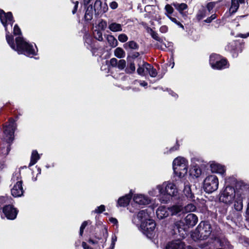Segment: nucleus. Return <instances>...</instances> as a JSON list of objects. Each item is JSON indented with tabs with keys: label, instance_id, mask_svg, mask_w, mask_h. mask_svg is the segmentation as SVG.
<instances>
[{
	"label": "nucleus",
	"instance_id": "f257e3e1",
	"mask_svg": "<svg viewBox=\"0 0 249 249\" xmlns=\"http://www.w3.org/2000/svg\"><path fill=\"white\" fill-rule=\"evenodd\" d=\"M0 20L4 27L6 32V39L10 47L18 54H24L28 56H33L36 54L37 48L33 45L26 42L21 36V32L18 25L16 24L13 29V34L15 36L19 35L15 38L10 34L14 20L11 12L5 13L3 10H0Z\"/></svg>",
	"mask_w": 249,
	"mask_h": 249
},
{
	"label": "nucleus",
	"instance_id": "f03ea898",
	"mask_svg": "<svg viewBox=\"0 0 249 249\" xmlns=\"http://www.w3.org/2000/svg\"><path fill=\"white\" fill-rule=\"evenodd\" d=\"M212 231V228L210 222L208 221H202L195 231L191 232L190 236L192 240L196 242L205 240L209 238Z\"/></svg>",
	"mask_w": 249,
	"mask_h": 249
},
{
	"label": "nucleus",
	"instance_id": "7ed1b4c3",
	"mask_svg": "<svg viewBox=\"0 0 249 249\" xmlns=\"http://www.w3.org/2000/svg\"><path fill=\"white\" fill-rule=\"evenodd\" d=\"M158 188L162 195L160 201L163 203H167L171 197L176 196L178 192L176 184L170 181H165L161 184L158 185Z\"/></svg>",
	"mask_w": 249,
	"mask_h": 249
},
{
	"label": "nucleus",
	"instance_id": "20e7f679",
	"mask_svg": "<svg viewBox=\"0 0 249 249\" xmlns=\"http://www.w3.org/2000/svg\"><path fill=\"white\" fill-rule=\"evenodd\" d=\"M201 195L198 193H196L192 191L190 186L188 187V201H191V203H188V213L195 212L196 208H200L205 203V200L203 198H200L199 197Z\"/></svg>",
	"mask_w": 249,
	"mask_h": 249
},
{
	"label": "nucleus",
	"instance_id": "39448f33",
	"mask_svg": "<svg viewBox=\"0 0 249 249\" xmlns=\"http://www.w3.org/2000/svg\"><path fill=\"white\" fill-rule=\"evenodd\" d=\"M204 161L196 158L191 159V167L189 169V174L190 178H197L202 174V169L208 167V164H205Z\"/></svg>",
	"mask_w": 249,
	"mask_h": 249
},
{
	"label": "nucleus",
	"instance_id": "423d86ee",
	"mask_svg": "<svg viewBox=\"0 0 249 249\" xmlns=\"http://www.w3.org/2000/svg\"><path fill=\"white\" fill-rule=\"evenodd\" d=\"M209 63L213 69L218 70L229 68L230 66L226 58L219 54L214 53L210 55Z\"/></svg>",
	"mask_w": 249,
	"mask_h": 249
},
{
	"label": "nucleus",
	"instance_id": "0eeeda50",
	"mask_svg": "<svg viewBox=\"0 0 249 249\" xmlns=\"http://www.w3.org/2000/svg\"><path fill=\"white\" fill-rule=\"evenodd\" d=\"M173 168L177 176L185 179L187 174V161L185 158L181 157L176 158L173 162Z\"/></svg>",
	"mask_w": 249,
	"mask_h": 249
},
{
	"label": "nucleus",
	"instance_id": "6e6552de",
	"mask_svg": "<svg viewBox=\"0 0 249 249\" xmlns=\"http://www.w3.org/2000/svg\"><path fill=\"white\" fill-rule=\"evenodd\" d=\"M235 193L233 186H225V188L220 192L219 200L225 204H231L235 199Z\"/></svg>",
	"mask_w": 249,
	"mask_h": 249
},
{
	"label": "nucleus",
	"instance_id": "1a4fd4ad",
	"mask_svg": "<svg viewBox=\"0 0 249 249\" xmlns=\"http://www.w3.org/2000/svg\"><path fill=\"white\" fill-rule=\"evenodd\" d=\"M219 181L215 175H209L203 181V188L208 194L212 193L218 189Z\"/></svg>",
	"mask_w": 249,
	"mask_h": 249
},
{
	"label": "nucleus",
	"instance_id": "9d476101",
	"mask_svg": "<svg viewBox=\"0 0 249 249\" xmlns=\"http://www.w3.org/2000/svg\"><path fill=\"white\" fill-rule=\"evenodd\" d=\"M17 126L16 121L12 118L9 119L8 124L4 126L3 138L8 143L13 141L14 132L17 128Z\"/></svg>",
	"mask_w": 249,
	"mask_h": 249
},
{
	"label": "nucleus",
	"instance_id": "9b49d317",
	"mask_svg": "<svg viewBox=\"0 0 249 249\" xmlns=\"http://www.w3.org/2000/svg\"><path fill=\"white\" fill-rule=\"evenodd\" d=\"M12 180L14 181H16V184L11 189L12 196L14 197L21 196L23 193V190L19 171L16 172L13 174Z\"/></svg>",
	"mask_w": 249,
	"mask_h": 249
},
{
	"label": "nucleus",
	"instance_id": "f8f14e48",
	"mask_svg": "<svg viewBox=\"0 0 249 249\" xmlns=\"http://www.w3.org/2000/svg\"><path fill=\"white\" fill-rule=\"evenodd\" d=\"M244 46V42L237 40L229 43L226 49L231 53L233 57H237L239 53L242 52Z\"/></svg>",
	"mask_w": 249,
	"mask_h": 249
},
{
	"label": "nucleus",
	"instance_id": "ddd939ff",
	"mask_svg": "<svg viewBox=\"0 0 249 249\" xmlns=\"http://www.w3.org/2000/svg\"><path fill=\"white\" fill-rule=\"evenodd\" d=\"M156 227V223L151 219L145 222H142L140 225V229L144 234L147 237L151 238Z\"/></svg>",
	"mask_w": 249,
	"mask_h": 249
},
{
	"label": "nucleus",
	"instance_id": "4468645a",
	"mask_svg": "<svg viewBox=\"0 0 249 249\" xmlns=\"http://www.w3.org/2000/svg\"><path fill=\"white\" fill-rule=\"evenodd\" d=\"M150 219L147 210H143L140 211L137 215L133 216L132 222L137 226H139L142 222H145Z\"/></svg>",
	"mask_w": 249,
	"mask_h": 249
},
{
	"label": "nucleus",
	"instance_id": "2eb2a0df",
	"mask_svg": "<svg viewBox=\"0 0 249 249\" xmlns=\"http://www.w3.org/2000/svg\"><path fill=\"white\" fill-rule=\"evenodd\" d=\"M3 213L7 219L13 220L16 218L18 211L11 205H6L3 208Z\"/></svg>",
	"mask_w": 249,
	"mask_h": 249
},
{
	"label": "nucleus",
	"instance_id": "dca6fc26",
	"mask_svg": "<svg viewBox=\"0 0 249 249\" xmlns=\"http://www.w3.org/2000/svg\"><path fill=\"white\" fill-rule=\"evenodd\" d=\"M94 9L96 14H102L108 10V6L106 2L103 3L100 0H96L94 4Z\"/></svg>",
	"mask_w": 249,
	"mask_h": 249
},
{
	"label": "nucleus",
	"instance_id": "f3484780",
	"mask_svg": "<svg viewBox=\"0 0 249 249\" xmlns=\"http://www.w3.org/2000/svg\"><path fill=\"white\" fill-rule=\"evenodd\" d=\"M165 249H185V244L180 240H176L169 242Z\"/></svg>",
	"mask_w": 249,
	"mask_h": 249
},
{
	"label": "nucleus",
	"instance_id": "a211bd4d",
	"mask_svg": "<svg viewBox=\"0 0 249 249\" xmlns=\"http://www.w3.org/2000/svg\"><path fill=\"white\" fill-rule=\"evenodd\" d=\"M134 201L139 205H147L150 202L149 198L142 194H136L133 196Z\"/></svg>",
	"mask_w": 249,
	"mask_h": 249
},
{
	"label": "nucleus",
	"instance_id": "6ab92c4d",
	"mask_svg": "<svg viewBox=\"0 0 249 249\" xmlns=\"http://www.w3.org/2000/svg\"><path fill=\"white\" fill-rule=\"evenodd\" d=\"M208 167H210L211 170L213 173H219L221 175H223L226 172L225 166L216 163L214 161H212L210 165H208Z\"/></svg>",
	"mask_w": 249,
	"mask_h": 249
},
{
	"label": "nucleus",
	"instance_id": "aec40b11",
	"mask_svg": "<svg viewBox=\"0 0 249 249\" xmlns=\"http://www.w3.org/2000/svg\"><path fill=\"white\" fill-rule=\"evenodd\" d=\"M179 235L183 238L187 236V224L183 221H178L176 224Z\"/></svg>",
	"mask_w": 249,
	"mask_h": 249
},
{
	"label": "nucleus",
	"instance_id": "412c9836",
	"mask_svg": "<svg viewBox=\"0 0 249 249\" xmlns=\"http://www.w3.org/2000/svg\"><path fill=\"white\" fill-rule=\"evenodd\" d=\"M132 195L130 192L128 194L125 195L124 196H123L120 197L117 201V207H126L129 204L130 201L132 198Z\"/></svg>",
	"mask_w": 249,
	"mask_h": 249
},
{
	"label": "nucleus",
	"instance_id": "4be33fe9",
	"mask_svg": "<svg viewBox=\"0 0 249 249\" xmlns=\"http://www.w3.org/2000/svg\"><path fill=\"white\" fill-rule=\"evenodd\" d=\"M157 216L159 219H163L169 214V210L165 206H162L158 208L156 211Z\"/></svg>",
	"mask_w": 249,
	"mask_h": 249
},
{
	"label": "nucleus",
	"instance_id": "5701e85b",
	"mask_svg": "<svg viewBox=\"0 0 249 249\" xmlns=\"http://www.w3.org/2000/svg\"><path fill=\"white\" fill-rule=\"evenodd\" d=\"M198 222L197 216L194 213H188V229L195 226Z\"/></svg>",
	"mask_w": 249,
	"mask_h": 249
},
{
	"label": "nucleus",
	"instance_id": "b1692460",
	"mask_svg": "<svg viewBox=\"0 0 249 249\" xmlns=\"http://www.w3.org/2000/svg\"><path fill=\"white\" fill-rule=\"evenodd\" d=\"M108 29L112 32H121L123 30L122 25L121 24L114 22H109Z\"/></svg>",
	"mask_w": 249,
	"mask_h": 249
},
{
	"label": "nucleus",
	"instance_id": "393cba45",
	"mask_svg": "<svg viewBox=\"0 0 249 249\" xmlns=\"http://www.w3.org/2000/svg\"><path fill=\"white\" fill-rule=\"evenodd\" d=\"M168 210L172 215H176L181 212L183 213V208L181 204L173 205L170 208H168Z\"/></svg>",
	"mask_w": 249,
	"mask_h": 249
},
{
	"label": "nucleus",
	"instance_id": "a878e982",
	"mask_svg": "<svg viewBox=\"0 0 249 249\" xmlns=\"http://www.w3.org/2000/svg\"><path fill=\"white\" fill-rule=\"evenodd\" d=\"M239 7V1L237 0H231V5L229 8V12L231 15L235 13Z\"/></svg>",
	"mask_w": 249,
	"mask_h": 249
},
{
	"label": "nucleus",
	"instance_id": "bb28decb",
	"mask_svg": "<svg viewBox=\"0 0 249 249\" xmlns=\"http://www.w3.org/2000/svg\"><path fill=\"white\" fill-rule=\"evenodd\" d=\"M147 65H149V64L145 62H143L142 65H139L137 70V72L139 75L144 76L147 73V72H146V67H147Z\"/></svg>",
	"mask_w": 249,
	"mask_h": 249
},
{
	"label": "nucleus",
	"instance_id": "cd10ccee",
	"mask_svg": "<svg viewBox=\"0 0 249 249\" xmlns=\"http://www.w3.org/2000/svg\"><path fill=\"white\" fill-rule=\"evenodd\" d=\"M40 156L36 150H33L32 153L31 160L29 166H32L35 164L37 161L39 160Z\"/></svg>",
	"mask_w": 249,
	"mask_h": 249
},
{
	"label": "nucleus",
	"instance_id": "c85d7f7f",
	"mask_svg": "<svg viewBox=\"0 0 249 249\" xmlns=\"http://www.w3.org/2000/svg\"><path fill=\"white\" fill-rule=\"evenodd\" d=\"M107 40L109 46L112 48H115L118 45V41L113 35H107Z\"/></svg>",
	"mask_w": 249,
	"mask_h": 249
},
{
	"label": "nucleus",
	"instance_id": "c756f323",
	"mask_svg": "<svg viewBox=\"0 0 249 249\" xmlns=\"http://www.w3.org/2000/svg\"><path fill=\"white\" fill-rule=\"evenodd\" d=\"M237 180L236 178L233 177H230L225 178V186H233L235 185L237 186Z\"/></svg>",
	"mask_w": 249,
	"mask_h": 249
},
{
	"label": "nucleus",
	"instance_id": "7c9ffc66",
	"mask_svg": "<svg viewBox=\"0 0 249 249\" xmlns=\"http://www.w3.org/2000/svg\"><path fill=\"white\" fill-rule=\"evenodd\" d=\"M147 67H148V68L146 67V72H147L151 77H156L158 74V72L156 69L150 64L147 65Z\"/></svg>",
	"mask_w": 249,
	"mask_h": 249
},
{
	"label": "nucleus",
	"instance_id": "2f4dec72",
	"mask_svg": "<svg viewBox=\"0 0 249 249\" xmlns=\"http://www.w3.org/2000/svg\"><path fill=\"white\" fill-rule=\"evenodd\" d=\"M125 49H131L133 50H137L139 48L138 44L134 41H130L124 45Z\"/></svg>",
	"mask_w": 249,
	"mask_h": 249
},
{
	"label": "nucleus",
	"instance_id": "473e14b6",
	"mask_svg": "<svg viewBox=\"0 0 249 249\" xmlns=\"http://www.w3.org/2000/svg\"><path fill=\"white\" fill-rule=\"evenodd\" d=\"M207 15L206 9L203 7L201 9H199L196 15L197 19L198 20H202Z\"/></svg>",
	"mask_w": 249,
	"mask_h": 249
},
{
	"label": "nucleus",
	"instance_id": "72a5a7b5",
	"mask_svg": "<svg viewBox=\"0 0 249 249\" xmlns=\"http://www.w3.org/2000/svg\"><path fill=\"white\" fill-rule=\"evenodd\" d=\"M114 55L119 58H124L125 54L124 51L120 47L117 48L114 50Z\"/></svg>",
	"mask_w": 249,
	"mask_h": 249
},
{
	"label": "nucleus",
	"instance_id": "f704fd0d",
	"mask_svg": "<svg viewBox=\"0 0 249 249\" xmlns=\"http://www.w3.org/2000/svg\"><path fill=\"white\" fill-rule=\"evenodd\" d=\"M148 194L150 196H160V199L162 197V195L161 193L159 192V190L158 188V185L156 186L155 188H153L148 192Z\"/></svg>",
	"mask_w": 249,
	"mask_h": 249
},
{
	"label": "nucleus",
	"instance_id": "c9c22d12",
	"mask_svg": "<svg viewBox=\"0 0 249 249\" xmlns=\"http://www.w3.org/2000/svg\"><path fill=\"white\" fill-rule=\"evenodd\" d=\"M135 66L133 62L128 63L127 67L125 68L124 71L126 73L131 74L135 71Z\"/></svg>",
	"mask_w": 249,
	"mask_h": 249
},
{
	"label": "nucleus",
	"instance_id": "e433bc0d",
	"mask_svg": "<svg viewBox=\"0 0 249 249\" xmlns=\"http://www.w3.org/2000/svg\"><path fill=\"white\" fill-rule=\"evenodd\" d=\"M85 18L86 20H90L92 18V7L91 6H89L85 15Z\"/></svg>",
	"mask_w": 249,
	"mask_h": 249
},
{
	"label": "nucleus",
	"instance_id": "4c0bfd02",
	"mask_svg": "<svg viewBox=\"0 0 249 249\" xmlns=\"http://www.w3.org/2000/svg\"><path fill=\"white\" fill-rule=\"evenodd\" d=\"M222 1V0H219L216 1H212L208 2L206 5V10H207L209 12V14L211 13V11L215 7L216 4Z\"/></svg>",
	"mask_w": 249,
	"mask_h": 249
},
{
	"label": "nucleus",
	"instance_id": "58836bf2",
	"mask_svg": "<svg viewBox=\"0 0 249 249\" xmlns=\"http://www.w3.org/2000/svg\"><path fill=\"white\" fill-rule=\"evenodd\" d=\"M173 5L181 14H182V11L187 8V6L185 3H178L176 2L174 3Z\"/></svg>",
	"mask_w": 249,
	"mask_h": 249
},
{
	"label": "nucleus",
	"instance_id": "ea45409f",
	"mask_svg": "<svg viewBox=\"0 0 249 249\" xmlns=\"http://www.w3.org/2000/svg\"><path fill=\"white\" fill-rule=\"evenodd\" d=\"M12 199L8 196H1L0 197V204L11 203Z\"/></svg>",
	"mask_w": 249,
	"mask_h": 249
},
{
	"label": "nucleus",
	"instance_id": "a19ab883",
	"mask_svg": "<svg viewBox=\"0 0 249 249\" xmlns=\"http://www.w3.org/2000/svg\"><path fill=\"white\" fill-rule=\"evenodd\" d=\"M150 34L153 38L160 43H162V39L159 37L158 34L156 32L154 31L152 29H150Z\"/></svg>",
	"mask_w": 249,
	"mask_h": 249
},
{
	"label": "nucleus",
	"instance_id": "79ce46f5",
	"mask_svg": "<svg viewBox=\"0 0 249 249\" xmlns=\"http://www.w3.org/2000/svg\"><path fill=\"white\" fill-rule=\"evenodd\" d=\"M119 70H124L126 67V61L124 59H120L118 61L117 67Z\"/></svg>",
	"mask_w": 249,
	"mask_h": 249
},
{
	"label": "nucleus",
	"instance_id": "37998d69",
	"mask_svg": "<svg viewBox=\"0 0 249 249\" xmlns=\"http://www.w3.org/2000/svg\"><path fill=\"white\" fill-rule=\"evenodd\" d=\"M94 37L99 41H102L103 39L102 33L98 30H95L93 33Z\"/></svg>",
	"mask_w": 249,
	"mask_h": 249
},
{
	"label": "nucleus",
	"instance_id": "c03bdc74",
	"mask_svg": "<svg viewBox=\"0 0 249 249\" xmlns=\"http://www.w3.org/2000/svg\"><path fill=\"white\" fill-rule=\"evenodd\" d=\"M105 211V206L104 205H101L99 207H97L92 213H101Z\"/></svg>",
	"mask_w": 249,
	"mask_h": 249
},
{
	"label": "nucleus",
	"instance_id": "a18cd8bd",
	"mask_svg": "<svg viewBox=\"0 0 249 249\" xmlns=\"http://www.w3.org/2000/svg\"><path fill=\"white\" fill-rule=\"evenodd\" d=\"M118 40L121 42H125L128 40L127 36L124 34H121L118 36Z\"/></svg>",
	"mask_w": 249,
	"mask_h": 249
},
{
	"label": "nucleus",
	"instance_id": "49530a36",
	"mask_svg": "<svg viewBox=\"0 0 249 249\" xmlns=\"http://www.w3.org/2000/svg\"><path fill=\"white\" fill-rule=\"evenodd\" d=\"M165 9L166 12V14L167 15V16L172 14L174 11L173 8L169 4H167L165 6Z\"/></svg>",
	"mask_w": 249,
	"mask_h": 249
},
{
	"label": "nucleus",
	"instance_id": "de8ad7c7",
	"mask_svg": "<svg viewBox=\"0 0 249 249\" xmlns=\"http://www.w3.org/2000/svg\"><path fill=\"white\" fill-rule=\"evenodd\" d=\"M99 27L103 30H105L107 27V23L105 20L102 19L98 24Z\"/></svg>",
	"mask_w": 249,
	"mask_h": 249
},
{
	"label": "nucleus",
	"instance_id": "09e8293b",
	"mask_svg": "<svg viewBox=\"0 0 249 249\" xmlns=\"http://www.w3.org/2000/svg\"><path fill=\"white\" fill-rule=\"evenodd\" d=\"M217 17V15L216 14H213L210 17L207 18L204 21L208 23H211L213 20L215 19Z\"/></svg>",
	"mask_w": 249,
	"mask_h": 249
},
{
	"label": "nucleus",
	"instance_id": "8fccbe9b",
	"mask_svg": "<svg viewBox=\"0 0 249 249\" xmlns=\"http://www.w3.org/2000/svg\"><path fill=\"white\" fill-rule=\"evenodd\" d=\"M89 221H84L81 225V227H80V235L82 236L83 233V232H84V230L85 229V227L87 226V225H88V222H89Z\"/></svg>",
	"mask_w": 249,
	"mask_h": 249
},
{
	"label": "nucleus",
	"instance_id": "3c124183",
	"mask_svg": "<svg viewBox=\"0 0 249 249\" xmlns=\"http://www.w3.org/2000/svg\"><path fill=\"white\" fill-rule=\"evenodd\" d=\"M110 64L113 67H117L118 65V61L115 58H112L110 60Z\"/></svg>",
	"mask_w": 249,
	"mask_h": 249
},
{
	"label": "nucleus",
	"instance_id": "603ef678",
	"mask_svg": "<svg viewBox=\"0 0 249 249\" xmlns=\"http://www.w3.org/2000/svg\"><path fill=\"white\" fill-rule=\"evenodd\" d=\"M168 17H169V18L171 19V20L172 21H173V22H174L176 24H177V25H178L180 27L182 28V29H184L183 26L179 22H178L176 18H172V17H170V16H168Z\"/></svg>",
	"mask_w": 249,
	"mask_h": 249
},
{
	"label": "nucleus",
	"instance_id": "864d4df0",
	"mask_svg": "<svg viewBox=\"0 0 249 249\" xmlns=\"http://www.w3.org/2000/svg\"><path fill=\"white\" fill-rule=\"evenodd\" d=\"M117 236L115 235H113L112 236V241H111V245H110V249H114V248L115 247V243L117 241Z\"/></svg>",
	"mask_w": 249,
	"mask_h": 249
},
{
	"label": "nucleus",
	"instance_id": "5fc2aeb1",
	"mask_svg": "<svg viewBox=\"0 0 249 249\" xmlns=\"http://www.w3.org/2000/svg\"><path fill=\"white\" fill-rule=\"evenodd\" d=\"M36 170H37L36 176V177H34V176H33V177L32 178V180L34 181H35L37 180V175H40L41 174V169L39 167H37V166H36Z\"/></svg>",
	"mask_w": 249,
	"mask_h": 249
},
{
	"label": "nucleus",
	"instance_id": "6e6d98bb",
	"mask_svg": "<svg viewBox=\"0 0 249 249\" xmlns=\"http://www.w3.org/2000/svg\"><path fill=\"white\" fill-rule=\"evenodd\" d=\"M73 3H74V6L73 9L72 11V13L73 14H74L77 11L79 2L78 1H76L75 2H73Z\"/></svg>",
	"mask_w": 249,
	"mask_h": 249
},
{
	"label": "nucleus",
	"instance_id": "4d7b16f0",
	"mask_svg": "<svg viewBox=\"0 0 249 249\" xmlns=\"http://www.w3.org/2000/svg\"><path fill=\"white\" fill-rule=\"evenodd\" d=\"M160 31L161 33H165L168 31V27L166 26H162L160 29Z\"/></svg>",
	"mask_w": 249,
	"mask_h": 249
},
{
	"label": "nucleus",
	"instance_id": "13d9d810",
	"mask_svg": "<svg viewBox=\"0 0 249 249\" xmlns=\"http://www.w3.org/2000/svg\"><path fill=\"white\" fill-rule=\"evenodd\" d=\"M136 82H138L140 84V86H142V87H145L147 86L148 84L147 82H146L145 81H138V80H136L135 81V83Z\"/></svg>",
	"mask_w": 249,
	"mask_h": 249
},
{
	"label": "nucleus",
	"instance_id": "bf43d9fd",
	"mask_svg": "<svg viewBox=\"0 0 249 249\" xmlns=\"http://www.w3.org/2000/svg\"><path fill=\"white\" fill-rule=\"evenodd\" d=\"M110 7L112 9H115L118 7V4L116 1H112L110 3Z\"/></svg>",
	"mask_w": 249,
	"mask_h": 249
},
{
	"label": "nucleus",
	"instance_id": "052dcab7",
	"mask_svg": "<svg viewBox=\"0 0 249 249\" xmlns=\"http://www.w3.org/2000/svg\"><path fill=\"white\" fill-rule=\"evenodd\" d=\"M82 246L84 249H93L92 248L90 247L89 245L87 244L86 243L83 242Z\"/></svg>",
	"mask_w": 249,
	"mask_h": 249
},
{
	"label": "nucleus",
	"instance_id": "680f3d73",
	"mask_svg": "<svg viewBox=\"0 0 249 249\" xmlns=\"http://www.w3.org/2000/svg\"><path fill=\"white\" fill-rule=\"evenodd\" d=\"M86 36V42L89 44L91 42V39L89 36Z\"/></svg>",
	"mask_w": 249,
	"mask_h": 249
},
{
	"label": "nucleus",
	"instance_id": "e2e57ef3",
	"mask_svg": "<svg viewBox=\"0 0 249 249\" xmlns=\"http://www.w3.org/2000/svg\"><path fill=\"white\" fill-rule=\"evenodd\" d=\"M238 36L242 38H245L249 36V33H248L247 34H240Z\"/></svg>",
	"mask_w": 249,
	"mask_h": 249
},
{
	"label": "nucleus",
	"instance_id": "0e129e2a",
	"mask_svg": "<svg viewBox=\"0 0 249 249\" xmlns=\"http://www.w3.org/2000/svg\"><path fill=\"white\" fill-rule=\"evenodd\" d=\"M109 221L113 224H116L117 223V220L114 218L111 217L109 218Z\"/></svg>",
	"mask_w": 249,
	"mask_h": 249
},
{
	"label": "nucleus",
	"instance_id": "69168bd1",
	"mask_svg": "<svg viewBox=\"0 0 249 249\" xmlns=\"http://www.w3.org/2000/svg\"><path fill=\"white\" fill-rule=\"evenodd\" d=\"M178 145L177 144V145L174 146L173 147H172L170 149V152H171L172 151H174L175 150H177L178 149Z\"/></svg>",
	"mask_w": 249,
	"mask_h": 249
},
{
	"label": "nucleus",
	"instance_id": "338daca9",
	"mask_svg": "<svg viewBox=\"0 0 249 249\" xmlns=\"http://www.w3.org/2000/svg\"><path fill=\"white\" fill-rule=\"evenodd\" d=\"M162 45H163L164 46V47H165V48L169 47L172 45V42H168L167 44H166L165 43H162Z\"/></svg>",
	"mask_w": 249,
	"mask_h": 249
},
{
	"label": "nucleus",
	"instance_id": "774afa93",
	"mask_svg": "<svg viewBox=\"0 0 249 249\" xmlns=\"http://www.w3.org/2000/svg\"><path fill=\"white\" fill-rule=\"evenodd\" d=\"M244 242L245 244L249 246V238H245L244 239Z\"/></svg>",
	"mask_w": 249,
	"mask_h": 249
}]
</instances>
